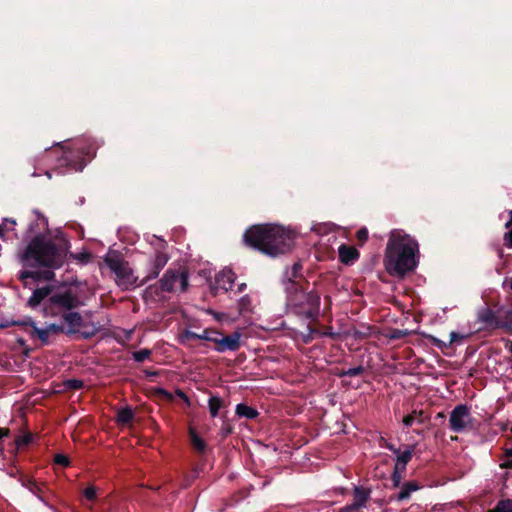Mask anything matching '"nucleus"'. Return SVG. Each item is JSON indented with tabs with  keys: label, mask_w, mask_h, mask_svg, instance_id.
Wrapping results in <instances>:
<instances>
[{
	"label": "nucleus",
	"mask_w": 512,
	"mask_h": 512,
	"mask_svg": "<svg viewBox=\"0 0 512 512\" xmlns=\"http://www.w3.org/2000/svg\"><path fill=\"white\" fill-rule=\"evenodd\" d=\"M209 411L214 418L218 415L220 408L223 406V401L218 396H211L208 401Z\"/></svg>",
	"instance_id": "nucleus-27"
},
{
	"label": "nucleus",
	"mask_w": 512,
	"mask_h": 512,
	"mask_svg": "<svg viewBox=\"0 0 512 512\" xmlns=\"http://www.w3.org/2000/svg\"><path fill=\"white\" fill-rule=\"evenodd\" d=\"M241 333L234 332L230 335L223 336L218 331L211 330L210 337H207V341L215 344V350L218 352L225 351H236L240 347Z\"/></svg>",
	"instance_id": "nucleus-10"
},
{
	"label": "nucleus",
	"mask_w": 512,
	"mask_h": 512,
	"mask_svg": "<svg viewBox=\"0 0 512 512\" xmlns=\"http://www.w3.org/2000/svg\"><path fill=\"white\" fill-rule=\"evenodd\" d=\"M239 311L245 316V313L252 312L251 299L249 296H244L239 300Z\"/></svg>",
	"instance_id": "nucleus-30"
},
{
	"label": "nucleus",
	"mask_w": 512,
	"mask_h": 512,
	"mask_svg": "<svg viewBox=\"0 0 512 512\" xmlns=\"http://www.w3.org/2000/svg\"><path fill=\"white\" fill-rule=\"evenodd\" d=\"M508 347H509V351H510V353L512 354V342H510V344H509V346H508Z\"/></svg>",
	"instance_id": "nucleus-52"
},
{
	"label": "nucleus",
	"mask_w": 512,
	"mask_h": 512,
	"mask_svg": "<svg viewBox=\"0 0 512 512\" xmlns=\"http://www.w3.org/2000/svg\"><path fill=\"white\" fill-rule=\"evenodd\" d=\"M134 419V412L130 407H124L118 410L116 421L118 424H128Z\"/></svg>",
	"instance_id": "nucleus-24"
},
{
	"label": "nucleus",
	"mask_w": 512,
	"mask_h": 512,
	"mask_svg": "<svg viewBox=\"0 0 512 512\" xmlns=\"http://www.w3.org/2000/svg\"><path fill=\"white\" fill-rule=\"evenodd\" d=\"M67 386L72 389H81L83 387V381L72 379L67 381Z\"/></svg>",
	"instance_id": "nucleus-42"
},
{
	"label": "nucleus",
	"mask_w": 512,
	"mask_h": 512,
	"mask_svg": "<svg viewBox=\"0 0 512 512\" xmlns=\"http://www.w3.org/2000/svg\"><path fill=\"white\" fill-rule=\"evenodd\" d=\"M54 272L52 270L45 271H32V270H23L20 272V279L24 280L27 278H31L34 280H46L49 281L53 279Z\"/></svg>",
	"instance_id": "nucleus-19"
},
{
	"label": "nucleus",
	"mask_w": 512,
	"mask_h": 512,
	"mask_svg": "<svg viewBox=\"0 0 512 512\" xmlns=\"http://www.w3.org/2000/svg\"><path fill=\"white\" fill-rule=\"evenodd\" d=\"M418 242L408 234L392 232L385 248L383 264L390 276L403 278L418 266Z\"/></svg>",
	"instance_id": "nucleus-1"
},
{
	"label": "nucleus",
	"mask_w": 512,
	"mask_h": 512,
	"mask_svg": "<svg viewBox=\"0 0 512 512\" xmlns=\"http://www.w3.org/2000/svg\"><path fill=\"white\" fill-rule=\"evenodd\" d=\"M419 489V485L415 481L406 482L397 495V500L402 501L410 497V494Z\"/></svg>",
	"instance_id": "nucleus-23"
},
{
	"label": "nucleus",
	"mask_w": 512,
	"mask_h": 512,
	"mask_svg": "<svg viewBox=\"0 0 512 512\" xmlns=\"http://www.w3.org/2000/svg\"><path fill=\"white\" fill-rule=\"evenodd\" d=\"M246 288V284L242 283L238 286V292H242Z\"/></svg>",
	"instance_id": "nucleus-49"
},
{
	"label": "nucleus",
	"mask_w": 512,
	"mask_h": 512,
	"mask_svg": "<svg viewBox=\"0 0 512 512\" xmlns=\"http://www.w3.org/2000/svg\"><path fill=\"white\" fill-rule=\"evenodd\" d=\"M168 260H169V257L166 253L157 251L155 254L153 263H152V270L149 273V275L141 282V284H143L144 282H146L149 279L156 278L159 275L160 271L167 264Z\"/></svg>",
	"instance_id": "nucleus-16"
},
{
	"label": "nucleus",
	"mask_w": 512,
	"mask_h": 512,
	"mask_svg": "<svg viewBox=\"0 0 512 512\" xmlns=\"http://www.w3.org/2000/svg\"><path fill=\"white\" fill-rule=\"evenodd\" d=\"M235 281V274L231 269H223L215 277V285L212 286L213 293L216 295L219 289L228 292L232 289Z\"/></svg>",
	"instance_id": "nucleus-14"
},
{
	"label": "nucleus",
	"mask_w": 512,
	"mask_h": 512,
	"mask_svg": "<svg viewBox=\"0 0 512 512\" xmlns=\"http://www.w3.org/2000/svg\"><path fill=\"white\" fill-rule=\"evenodd\" d=\"M105 263L109 269L115 274L116 282L124 289L134 286L137 278L133 274V270L129 267L128 262L118 256L105 258Z\"/></svg>",
	"instance_id": "nucleus-8"
},
{
	"label": "nucleus",
	"mask_w": 512,
	"mask_h": 512,
	"mask_svg": "<svg viewBox=\"0 0 512 512\" xmlns=\"http://www.w3.org/2000/svg\"><path fill=\"white\" fill-rule=\"evenodd\" d=\"M236 414L241 417H246L248 419H254L258 416V412L256 409L242 403L236 406Z\"/></svg>",
	"instance_id": "nucleus-26"
},
{
	"label": "nucleus",
	"mask_w": 512,
	"mask_h": 512,
	"mask_svg": "<svg viewBox=\"0 0 512 512\" xmlns=\"http://www.w3.org/2000/svg\"><path fill=\"white\" fill-rule=\"evenodd\" d=\"M302 266L295 263L292 267L291 277L288 279L285 290L288 305L292 306L295 314L305 316L310 320H317L320 307V297L317 293H306L303 290L304 279L299 275Z\"/></svg>",
	"instance_id": "nucleus-4"
},
{
	"label": "nucleus",
	"mask_w": 512,
	"mask_h": 512,
	"mask_svg": "<svg viewBox=\"0 0 512 512\" xmlns=\"http://www.w3.org/2000/svg\"><path fill=\"white\" fill-rule=\"evenodd\" d=\"M372 490L368 487L354 486L352 490L353 502L345 505L339 512H355L367 506Z\"/></svg>",
	"instance_id": "nucleus-13"
},
{
	"label": "nucleus",
	"mask_w": 512,
	"mask_h": 512,
	"mask_svg": "<svg viewBox=\"0 0 512 512\" xmlns=\"http://www.w3.org/2000/svg\"><path fill=\"white\" fill-rule=\"evenodd\" d=\"M84 497L89 501L96 499V488L94 486H88L83 491Z\"/></svg>",
	"instance_id": "nucleus-38"
},
{
	"label": "nucleus",
	"mask_w": 512,
	"mask_h": 512,
	"mask_svg": "<svg viewBox=\"0 0 512 512\" xmlns=\"http://www.w3.org/2000/svg\"><path fill=\"white\" fill-rule=\"evenodd\" d=\"M320 322H309V330L311 333V338L328 336L334 338L338 335V333L333 331L331 326H319Z\"/></svg>",
	"instance_id": "nucleus-17"
},
{
	"label": "nucleus",
	"mask_w": 512,
	"mask_h": 512,
	"mask_svg": "<svg viewBox=\"0 0 512 512\" xmlns=\"http://www.w3.org/2000/svg\"><path fill=\"white\" fill-rule=\"evenodd\" d=\"M51 294V289L49 287L36 289L30 297L28 303L30 306L35 307Z\"/></svg>",
	"instance_id": "nucleus-21"
},
{
	"label": "nucleus",
	"mask_w": 512,
	"mask_h": 512,
	"mask_svg": "<svg viewBox=\"0 0 512 512\" xmlns=\"http://www.w3.org/2000/svg\"><path fill=\"white\" fill-rule=\"evenodd\" d=\"M30 484H31V486H29V489H30V490H32V491H34L33 489H34V488H37L36 483L31 482Z\"/></svg>",
	"instance_id": "nucleus-50"
},
{
	"label": "nucleus",
	"mask_w": 512,
	"mask_h": 512,
	"mask_svg": "<svg viewBox=\"0 0 512 512\" xmlns=\"http://www.w3.org/2000/svg\"><path fill=\"white\" fill-rule=\"evenodd\" d=\"M95 153L96 148L92 144L84 145L79 141L75 144V148L63 151L59 166L75 172L82 171L86 166V157L92 158Z\"/></svg>",
	"instance_id": "nucleus-6"
},
{
	"label": "nucleus",
	"mask_w": 512,
	"mask_h": 512,
	"mask_svg": "<svg viewBox=\"0 0 512 512\" xmlns=\"http://www.w3.org/2000/svg\"><path fill=\"white\" fill-rule=\"evenodd\" d=\"M211 330L205 329L203 330L202 334H197L195 332H192L190 330H184L182 333L179 334V341L182 344H188L191 340H206L207 337H210Z\"/></svg>",
	"instance_id": "nucleus-20"
},
{
	"label": "nucleus",
	"mask_w": 512,
	"mask_h": 512,
	"mask_svg": "<svg viewBox=\"0 0 512 512\" xmlns=\"http://www.w3.org/2000/svg\"><path fill=\"white\" fill-rule=\"evenodd\" d=\"M67 256V243L56 244L51 239L39 234L27 245L22 262L27 267L60 268Z\"/></svg>",
	"instance_id": "nucleus-3"
},
{
	"label": "nucleus",
	"mask_w": 512,
	"mask_h": 512,
	"mask_svg": "<svg viewBox=\"0 0 512 512\" xmlns=\"http://www.w3.org/2000/svg\"><path fill=\"white\" fill-rule=\"evenodd\" d=\"M510 289L512 290V279L510 280Z\"/></svg>",
	"instance_id": "nucleus-54"
},
{
	"label": "nucleus",
	"mask_w": 512,
	"mask_h": 512,
	"mask_svg": "<svg viewBox=\"0 0 512 512\" xmlns=\"http://www.w3.org/2000/svg\"><path fill=\"white\" fill-rule=\"evenodd\" d=\"M408 334L409 333L406 330L393 329L389 330V332L386 333L385 336L389 339H400L407 336Z\"/></svg>",
	"instance_id": "nucleus-33"
},
{
	"label": "nucleus",
	"mask_w": 512,
	"mask_h": 512,
	"mask_svg": "<svg viewBox=\"0 0 512 512\" xmlns=\"http://www.w3.org/2000/svg\"><path fill=\"white\" fill-rule=\"evenodd\" d=\"M19 325L21 329L28 333L31 339L39 345H46L49 343L52 336L57 335L59 332H65L63 325H56L52 323L45 328H39L35 322H0V329L8 328L12 325Z\"/></svg>",
	"instance_id": "nucleus-7"
},
{
	"label": "nucleus",
	"mask_w": 512,
	"mask_h": 512,
	"mask_svg": "<svg viewBox=\"0 0 512 512\" xmlns=\"http://www.w3.org/2000/svg\"><path fill=\"white\" fill-rule=\"evenodd\" d=\"M490 323H491V324H492V323H494V324H495V326H494L495 328H500V327H505V326H506L505 324H506L507 322H499V321H496V322H490Z\"/></svg>",
	"instance_id": "nucleus-46"
},
{
	"label": "nucleus",
	"mask_w": 512,
	"mask_h": 512,
	"mask_svg": "<svg viewBox=\"0 0 512 512\" xmlns=\"http://www.w3.org/2000/svg\"><path fill=\"white\" fill-rule=\"evenodd\" d=\"M471 421L470 409L467 405H457L450 414L449 424L454 432L464 431Z\"/></svg>",
	"instance_id": "nucleus-11"
},
{
	"label": "nucleus",
	"mask_w": 512,
	"mask_h": 512,
	"mask_svg": "<svg viewBox=\"0 0 512 512\" xmlns=\"http://www.w3.org/2000/svg\"><path fill=\"white\" fill-rule=\"evenodd\" d=\"M437 417H438V418H444V417H445V415H444V413H443V412H439V413L437 414Z\"/></svg>",
	"instance_id": "nucleus-51"
},
{
	"label": "nucleus",
	"mask_w": 512,
	"mask_h": 512,
	"mask_svg": "<svg viewBox=\"0 0 512 512\" xmlns=\"http://www.w3.org/2000/svg\"><path fill=\"white\" fill-rule=\"evenodd\" d=\"M150 356L151 351L149 349H142L133 353V359L136 362H143L146 359L150 358Z\"/></svg>",
	"instance_id": "nucleus-31"
},
{
	"label": "nucleus",
	"mask_w": 512,
	"mask_h": 512,
	"mask_svg": "<svg viewBox=\"0 0 512 512\" xmlns=\"http://www.w3.org/2000/svg\"><path fill=\"white\" fill-rule=\"evenodd\" d=\"M32 442V434L30 432L25 433L23 435H18L14 439V444L16 449H21Z\"/></svg>",
	"instance_id": "nucleus-28"
},
{
	"label": "nucleus",
	"mask_w": 512,
	"mask_h": 512,
	"mask_svg": "<svg viewBox=\"0 0 512 512\" xmlns=\"http://www.w3.org/2000/svg\"><path fill=\"white\" fill-rule=\"evenodd\" d=\"M338 256L343 264L351 265L358 260L360 253L355 247L342 244L338 249Z\"/></svg>",
	"instance_id": "nucleus-15"
},
{
	"label": "nucleus",
	"mask_w": 512,
	"mask_h": 512,
	"mask_svg": "<svg viewBox=\"0 0 512 512\" xmlns=\"http://www.w3.org/2000/svg\"><path fill=\"white\" fill-rule=\"evenodd\" d=\"M478 320L486 321V320H494V319L492 316H480Z\"/></svg>",
	"instance_id": "nucleus-48"
},
{
	"label": "nucleus",
	"mask_w": 512,
	"mask_h": 512,
	"mask_svg": "<svg viewBox=\"0 0 512 512\" xmlns=\"http://www.w3.org/2000/svg\"><path fill=\"white\" fill-rule=\"evenodd\" d=\"M189 436L194 450H196L199 453H204L206 450V442L197 434L195 429L192 427L189 428Z\"/></svg>",
	"instance_id": "nucleus-22"
},
{
	"label": "nucleus",
	"mask_w": 512,
	"mask_h": 512,
	"mask_svg": "<svg viewBox=\"0 0 512 512\" xmlns=\"http://www.w3.org/2000/svg\"><path fill=\"white\" fill-rule=\"evenodd\" d=\"M356 238L360 244H363L368 239V230L363 227L356 232Z\"/></svg>",
	"instance_id": "nucleus-39"
},
{
	"label": "nucleus",
	"mask_w": 512,
	"mask_h": 512,
	"mask_svg": "<svg viewBox=\"0 0 512 512\" xmlns=\"http://www.w3.org/2000/svg\"><path fill=\"white\" fill-rule=\"evenodd\" d=\"M65 332L77 339H88L96 335L99 327L95 322H64Z\"/></svg>",
	"instance_id": "nucleus-12"
},
{
	"label": "nucleus",
	"mask_w": 512,
	"mask_h": 512,
	"mask_svg": "<svg viewBox=\"0 0 512 512\" xmlns=\"http://www.w3.org/2000/svg\"><path fill=\"white\" fill-rule=\"evenodd\" d=\"M53 461H54L55 464H57L59 466H63V467H67L70 464L69 458L66 455H64V454H56L54 456V460Z\"/></svg>",
	"instance_id": "nucleus-35"
},
{
	"label": "nucleus",
	"mask_w": 512,
	"mask_h": 512,
	"mask_svg": "<svg viewBox=\"0 0 512 512\" xmlns=\"http://www.w3.org/2000/svg\"><path fill=\"white\" fill-rule=\"evenodd\" d=\"M188 278L189 275L186 268L168 269L159 281L160 289L165 292H185L188 287Z\"/></svg>",
	"instance_id": "nucleus-9"
},
{
	"label": "nucleus",
	"mask_w": 512,
	"mask_h": 512,
	"mask_svg": "<svg viewBox=\"0 0 512 512\" xmlns=\"http://www.w3.org/2000/svg\"><path fill=\"white\" fill-rule=\"evenodd\" d=\"M510 220L505 224L506 228L512 226V210L509 212ZM504 240L508 242V245L512 248V228L505 233Z\"/></svg>",
	"instance_id": "nucleus-36"
},
{
	"label": "nucleus",
	"mask_w": 512,
	"mask_h": 512,
	"mask_svg": "<svg viewBox=\"0 0 512 512\" xmlns=\"http://www.w3.org/2000/svg\"><path fill=\"white\" fill-rule=\"evenodd\" d=\"M363 372H364V368L362 366H358V367L350 368L348 370L343 371L340 374V376L354 377V376L361 375Z\"/></svg>",
	"instance_id": "nucleus-34"
},
{
	"label": "nucleus",
	"mask_w": 512,
	"mask_h": 512,
	"mask_svg": "<svg viewBox=\"0 0 512 512\" xmlns=\"http://www.w3.org/2000/svg\"><path fill=\"white\" fill-rule=\"evenodd\" d=\"M394 453H397V459L395 462V470H406V465L411 460L414 447L410 446L407 450L400 453L399 450L394 449L393 447H389Z\"/></svg>",
	"instance_id": "nucleus-18"
},
{
	"label": "nucleus",
	"mask_w": 512,
	"mask_h": 512,
	"mask_svg": "<svg viewBox=\"0 0 512 512\" xmlns=\"http://www.w3.org/2000/svg\"><path fill=\"white\" fill-rule=\"evenodd\" d=\"M502 468H512V454H507V459L501 463Z\"/></svg>",
	"instance_id": "nucleus-43"
},
{
	"label": "nucleus",
	"mask_w": 512,
	"mask_h": 512,
	"mask_svg": "<svg viewBox=\"0 0 512 512\" xmlns=\"http://www.w3.org/2000/svg\"><path fill=\"white\" fill-rule=\"evenodd\" d=\"M155 394L158 395V396H161L165 399H167L168 401H172L173 400V395L168 392L167 390L163 389V388H156L155 389Z\"/></svg>",
	"instance_id": "nucleus-40"
},
{
	"label": "nucleus",
	"mask_w": 512,
	"mask_h": 512,
	"mask_svg": "<svg viewBox=\"0 0 512 512\" xmlns=\"http://www.w3.org/2000/svg\"><path fill=\"white\" fill-rule=\"evenodd\" d=\"M469 334L463 335L457 332L450 333V344H460L465 338H467Z\"/></svg>",
	"instance_id": "nucleus-37"
},
{
	"label": "nucleus",
	"mask_w": 512,
	"mask_h": 512,
	"mask_svg": "<svg viewBox=\"0 0 512 512\" xmlns=\"http://www.w3.org/2000/svg\"><path fill=\"white\" fill-rule=\"evenodd\" d=\"M89 258H90V255H89L88 253H83V254H81V256H80V259H81L82 261H88V259H89Z\"/></svg>",
	"instance_id": "nucleus-47"
},
{
	"label": "nucleus",
	"mask_w": 512,
	"mask_h": 512,
	"mask_svg": "<svg viewBox=\"0 0 512 512\" xmlns=\"http://www.w3.org/2000/svg\"><path fill=\"white\" fill-rule=\"evenodd\" d=\"M184 320L189 321V320H192V319L188 318L186 315H184Z\"/></svg>",
	"instance_id": "nucleus-53"
},
{
	"label": "nucleus",
	"mask_w": 512,
	"mask_h": 512,
	"mask_svg": "<svg viewBox=\"0 0 512 512\" xmlns=\"http://www.w3.org/2000/svg\"><path fill=\"white\" fill-rule=\"evenodd\" d=\"M176 394H177L180 398H182L186 403H188V404H189V398H188V396H187L183 391H181V390H179V389H178V390L176 391Z\"/></svg>",
	"instance_id": "nucleus-44"
},
{
	"label": "nucleus",
	"mask_w": 512,
	"mask_h": 512,
	"mask_svg": "<svg viewBox=\"0 0 512 512\" xmlns=\"http://www.w3.org/2000/svg\"><path fill=\"white\" fill-rule=\"evenodd\" d=\"M487 512H512V500H500L493 509Z\"/></svg>",
	"instance_id": "nucleus-29"
},
{
	"label": "nucleus",
	"mask_w": 512,
	"mask_h": 512,
	"mask_svg": "<svg viewBox=\"0 0 512 512\" xmlns=\"http://www.w3.org/2000/svg\"><path fill=\"white\" fill-rule=\"evenodd\" d=\"M415 420H417L420 424L425 422L426 418L424 417V412L422 410H414L412 413L404 416L402 422L405 426L409 427L414 423Z\"/></svg>",
	"instance_id": "nucleus-25"
},
{
	"label": "nucleus",
	"mask_w": 512,
	"mask_h": 512,
	"mask_svg": "<svg viewBox=\"0 0 512 512\" xmlns=\"http://www.w3.org/2000/svg\"><path fill=\"white\" fill-rule=\"evenodd\" d=\"M84 305L77 287L70 285L59 288L48 298L45 306L46 316L60 317L61 320H82L78 309Z\"/></svg>",
	"instance_id": "nucleus-5"
},
{
	"label": "nucleus",
	"mask_w": 512,
	"mask_h": 512,
	"mask_svg": "<svg viewBox=\"0 0 512 512\" xmlns=\"http://www.w3.org/2000/svg\"><path fill=\"white\" fill-rule=\"evenodd\" d=\"M244 243L265 255L275 257L289 252L294 245L291 231L275 224H257L243 235Z\"/></svg>",
	"instance_id": "nucleus-2"
},
{
	"label": "nucleus",
	"mask_w": 512,
	"mask_h": 512,
	"mask_svg": "<svg viewBox=\"0 0 512 512\" xmlns=\"http://www.w3.org/2000/svg\"><path fill=\"white\" fill-rule=\"evenodd\" d=\"M10 433L8 428H0V440L4 437H7Z\"/></svg>",
	"instance_id": "nucleus-45"
},
{
	"label": "nucleus",
	"mask_w": 512,
	"mask_h": 512,
	"mask_svg": "<svg viewBox=\"0 0 512 512\" xmlns=\"http://www.w3.org/2000/svg\"><path fill=\"white\" fill-rule=\"evenodd\" d=\"M16 225V221L12 219H5L3 224L0 225V237L4 239L5 233L13 229V227Z\"/></svg>",
	"instance_id": "nucleus-32"
},
{
	"label": "nucleus",
	"mask_w": 512,
	"mask_h": 512,
	"mask_svg": "<svg viewBox=\"0 0 512 512\" xmlns=\"http://www.w3.org/2000/svg\"><path fill=\"white\" fill-rule=\"evenodd\" d=\"M405 470H395L393 471V474H392V481L394 483L395 486H398L400 481H401V478H402V473L404 472Z\"/></svg>",
	"instance_id": "nucleus-41"
}]
</instances>
